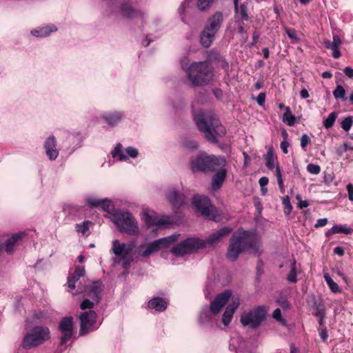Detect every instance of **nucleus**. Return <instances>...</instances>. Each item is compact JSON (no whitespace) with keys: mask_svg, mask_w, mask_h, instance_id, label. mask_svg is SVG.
<instances>
[{"mask_svg":"<svg viewBox=\"0 0 353 353\" xmlns=\"http://www.w3.org/2000/svg\"><path fill=\"white\" fill-rule=\"evenodd\" d=\"M260 241L253 232L239 229L232 235L226 252V257L232 262L236 261L239 255L250 250L252 254H261L259 251Z\"/></svg>","mask_w":353,"mask_h":353,"instance_id":"f257e3e1","label":"nucleus"},{"mask_svg":"<svg viewBox=\"0 0 353 353\" xmlns=\"http://www.w3.org/2000/svg\"><path fill=\"white\" fill-rule=\"evenodd\" d=\"M194 121L199 130L210 143H216L219 138L226 132L219 119L211 113L199 112L194 117Z\"/></svg>","mask_w":353,"mask_h":353,"instance_id":"f03ea898","label":"nucleus"},{"mask_svg":"<svg viewBox=\"0 0 353 353\" xmlns=\"http://www.w3.org/2000/svg\"><path fill=\"white\" fill-rule=\"evenodd\" d=\"M225 165L226 159L224 157H216L205 152H201L190 159V167L193 172H212Z\"/></svg>","mask_w":353,"mask_h":353,"instance_id":"7ed1b4c3","label":"nucleus"},{"mask_svg":"<svg viewBox=\"0 0 353 353\" xmlns=\"http://www.w3.org/2000/svg\"><path fill=\"white\" fill-rule=\"evenodd\" d=\"M224 21L223 13L216 11L207 19L205 25L200 34V42L205 48H208L213 43L216 34L222 27Z\"/></svg>","mask_w":353,"mask_h":353,"instance_id":"20e7f679","label":"nucleus"},{"mask_svg":"<svg viewBox=\"0 0 353 353\" xmlns=\"http://www.w3.org/2000/svg\"><path fill=\"white\" fill-rule=\"evenodd\" d=\"M187 74L194 86H204L211 81L213 68L208 62H194L188 67Z\"/></svg>","mask_w":353,"mask_h":353,"instance_id":"39448f33","label":"nucleus"},{"mask_svg":"<svg viewBox=\"0 0 353 353\" xmlns=\"http://www.w3.org/2000/svg\"><path fill=\"white\" fill-rule=\"evenodd\" d=\"M50 338V331L48 327L36 325L24 335L21 346L30 350L43 344Z\"/></svg>","mask_w":353,"mask_h":353,"instance_id":"423d86ee","label":"nucleus"},{"mask_svg":"<svg viewBox=\"0 0 353 353\" xmlns=\"http://www.w3.org/2000/svg\"><path fill=\"white\" fill-rule=\"evenodd\" d=\"M192 205L196 210L206 219L216 222L221 221L222 213L212 204L209 197L195 195L192 199Z\"/></svg>","mask_w":353,"mask_h":353,"instance_id":"0eeeda50","label":"nucleus"},{"mask_svg":"<svg viewBox=\"0 0 353 353\" xmlns=\"http://www.w3.org/2000/svg\"><path fill=\"white\" fill-rule=\"evenodd\" d=\"M112 221L121 232L130 235L139 233L137 222L129 212L115 211L112 214Z\"/></svg>","mask_w":353,"mask_h":353,"instance_id":"6e6552de","label":"nucleus"},{"mask_svg":"<svg viewBox=\"0 0 353 353\" xmlns=\"http://www.w3.org/2000/svg\"><path fill=\"white\" fill-rule=\"evenodd\" d=\"M205 248L203 239L191 237L185 239L172 248L171 252L176 256L192 254Z\"/></svg>","mask_w":353,"mask_h":353,"instance_id":"1a4fd4ad","label":"nucleus"},{"mask_svg":"<svg viewBox=\"0 0 353 353\" xmlns=\"http://www.w3.org/2000/svg\"><path fill=\"white\" fill-rule=\"evenodd\" d=\"M266 317V310L264 307L259 306L241 317V323L243 326H250L252 328H257Z\"/></svg>","mask_w":353,"mask_h":353,"instance_id":"9d476101","label":"nucleus"},{"mask_svg":"<svg viewBox=\"0 0 353 353\" xmlns=\"http://www.w3.org/2000/svg\"><path fill=\"white\" fill-rule=\"evenodd\" d=\"M178 237V234H174L151 242L147 245L145 250L143 252L142 256L143 257H148L163 248H168L170 245L177 241Z\"/></svg>","mask_w":353,"mask_h":353,"instance_id":"9b49d317","label":"nucleus"},{"mask_svg":"<svg viewBox=\"0 0 353 353\" xmlns=\"http://www.w3.org/2000/svg\"><path fill=\"white\" fill-rule=\"evenodd\" d=\"M103 290V285L101 280L92 282L83 287L78 285L77 294H84L98 303L101 299V294Z\"/></svg>","mask_w":353,"mask_h":353,"instance_id":"f8f14e48","label":"nucleus"},{"mask_svg":"<svg viewBox=\"0 0 353 353\" xmlns=\"http://www.w3.org/2000/svg\"><path fill=\"white\" fill-rule=\"evenodd\" d=\"M97 316V313L93 310L86 311L81 313L79 316L81 321L79 330L80 336H85L94 329L92 327L96 323Z\"/></svg>","mask_w":353,"mask_h":353,"instance_id":"ddd939ff","label":"nucleus"},{"mask_svg":"<svg viewBox=\"0 0 353 353\" xmlns=\"http://www.w3.org/2000/svg\"><path fill=\"white\" fill-rule=\"evenodd\" d=\"M59 330L62 334L60 345H64L73 335V318L72 316L63 317L59 323Z\"/></svg>","mask_w":353,"mask_h":353,"instance_id":"4468645a","label":"nucleus"},{"mask_svg":"<svg viewBox=\"0 0 353 353\" xmlns=\"http://www.w3.org/2000/svg\"><path fill=\"white\" fill-rule=\"evenodd\" d=\"M232 231V228L229 226H224L217 231L212 233L208 238L203 239L205 247L214 246L219 243L224 237L228 236Z\"/></svg>","mask_w":353,"mask_h":353,"instance_id":"2eb2a0df","label":"nucleus"},{"mask_svg":"<svg viewBox=\"0 0 353 353\" xmlns=\"http://www.w3.org/2000/svg\"><path fill=\"white\" fill-rule=\"evenodd\" d=\"M231 296L232 291L229 290H226L216 295L210 305V309L212 313L214 314H218L228 301Z\"/></svg>","mask_w":353,"mask_h":353,"instance_id":"dca6fc26","label":"nucleus"},{"mask_svg":"<svg viewBox=\"0 0 353 353\" xmlns=\"http://www.w3.org/2000/svg\"><path fill=\"white\" fill-rule=\"evenodd\" d=\"M87 204L92 208H101L103 211L113 214L114 212V205L111 200L108 199H99L96 198H87Z\"/></svg>","mask_w":353,"mask_h":353,"instance_id":"f3484780","label":"nucleus"},{"mask_svg":"<svg viewBox=\"0 0 353 353\" xmlns=\"http://www.w3.org/2000/svg\"><path fill=\"white\" fill-rule=\"evenodd\" d=\"M134 248L133 243L126 245L123 243H120L118 240H114L112 242V250L116 256H122L123 255H130Z\"/></svg>","mask_w":353,"mask_h":353,"instance_id":"a211bd4d","label":"nucleus"},{"mask_svg":"<svg viewBox=\"0 0 353 353\" xmlns=\"http://www.w3.org/2000/svg\"><path fill=\"white\" fill-rule=\"evenodd\" d=\"M44 148L47 156L51 161L55 160L57 158L59 151L57 149L56 140L54 136H50L46 140Z\"/></svg>","mask_w":353,"mask_h":353,"instance_id":"6ab92c4d","label":"nucleus"},{"mask_svg":"<svg viewBox=\"0 0 353 353\" xmlns=\"http://www.w3.org/2000/svg\"><path fill=\"white\" fill-rule=\"evenodd\" d=\"M85 271V268L82 266L76 267L74 272L68 277V291L72 292L76 288V283L80 279L81 277H83Z\"/></svg>","mask_w":353,"mask_h":353,"instance_id":"aec40b11","label":"nucleus"},{"mask_svg":"<svg viewBox=\"0 0 353 353\" xmlns=\"http://www.w3.org/2000/svg\"><path fill=\"white\" fill-rule=\"evenodd\" d=\"M341 40L338 35L333 36V41H330L329 40H325L324 41L325 47L332 51V57L334 59H339L341 56L339 50V47L341 46Z\"/></svg>","mask_w":353,"mask_h":353,"instance_id":"412c9836","label":"nucleus"},{"mask_svg":"<svg viewBox=\"0 0 353 353\" xmlns=\"http://www.w3.org/2000/svg\"><path fill=\"white\" fill-rule=\"evenodd\" d=\"M218 172L212 176V188L217 190L221 188L227 176V170L225 167H219Z\"/></svg>","mask_w":353,"mask_h":353,"instance_id":"4be33fe9","label":"nucleus"},{"mask_svg":"<svg viewBox=\"0 0 353 353\" xmlns=\"http://www.w3.org/2000/svg\"><path fill=\"white\" fill-rule=\"evenodd\" d=\"M167 199L175 209H179L184 204V196L175 190H170L167 194Z\"/></svg>","mask_w":353,"mask_h":353,"instance_id":"5701e85b","label":"nucleus"},{"mask_svg":"<svg viewBox=\"0 0 353 353\" xmlns=\"http://www.w3.org/2000/svg\"><path fill=\"white\" fill-rule=\"evenodd\" d=\"M239 300L237 299L236 301H232V302L230 303L225 308V310L223 314L222 318V322L225 326L228 325L231 322V320L233 317V314L235 310L239 307Z\"/></svg>","mask_w":353,"mask_h":353,"instance_id":"b1692460","label":"nucleus"},{"mask_svg":"<svg viewBox=\"0 0 353 353\" xmlns=\"http://www.w3.org/2000/svg\"><path fill=\"white\" fill-rule=\"evenodd\" d=\"M121 12L122 16L130 18H138L139 17L141 19H143V14L137 10L134 9L128 3H123L121 6Z\"/></svg>","mask_w":353,"mask_h":353,"instance_id":"393cba45","label":"nucleus"},{"mask_svg":"<svg viewBox=\"0 0 353 353\" xmlns=\"http://www.w3.org/2000/svg\"><path fill=\"white\" fill-rule=\"evenodd\" d=\"M143 219L148 225L162 226L167 223L165 220L157 218L154 213L150 214L149 211L147 210L143 211Z\"/></svg>","mask_w":353,"mask_h":353,"instance_id":"a878e982","label":"nucleus"},{"mask_svg":"<svg viewBox=\"0 0 353 353\" xmlns=\"http://www.w3.org/2000/svg\"><path fill=\"white\" fill-rule=\"evenodd\" d=\"M168 303L165 300L161 297H154L148 302V307L154 309L157 312H163L166 310Z\"/></svg>","mask_w":353,"mask_h":353,"instance_id":"bb28decb","label":"nucleus"},{"mask_svg":"<svg viewBox=\"0 0 353 353\" xmlns=\"http://www.w3.org/2000/svg\"><path fill=\"white\" fill-rule=\"evenodd\" d=\"M26 235V233L24 232H20L13 234L10 238H9L5 243L6 252L7 253H11L13 251V248L16 245L18 241L23 239Z\"/></svg>","mask_w":353,"mask_h":353,"instance_id":"cd10ccee","label":"nucleus"},{"mask_svg":"<svg viewBox=\"0 0 353 353\" xmlns=\"http://www.w3.org/2000/svg\"><path fill=\"white\" fill-rule=\"evenodd\" d=\"M57 28L54 26H48L46 27L41 28L39 29H35L31 31V34L33 36L37 37H45L48 36L51 32H55Z\"/></svg>","mask_w":353,"mask_h":353,"instance_id":"c85d7f7f","label":"nucleus"},{"mask_svg":"<svg viewBox=\"0 0 353 353\" xmlns=\"http://www.w3.org/2000/svg\"><path fill=\"white\" fill-rule=\"evenodd\" d=\"M235 12L240 16L241 21H248L249 16L247 6L245 4H241L239 6V0H233Z\"/></svg>","mask_w":353,"mask_h":353,"instance_id":"c756f323","label":"nucleus"},{"mask_svg":"<svg viewBox=\"0 0 353 353\" xmlns=\"http://www.w3.org/2000/svg\"><path fill=\"white\" fill-rule=\"evenodd\" d=\"M325 281H326L327 285L329 286L330 290L333 293H340L341 292V289L339 286V285L334 282L332 279L331 278L329 273H325L324 275Z\"/></svg>","mask_w":353,"mask_h":353,"instance_id":"7c9ffc66","label":"nucleus"},{"mask_svg":"<svg viewBox=\"0 0 353 353\" xmlns=\"http://www.w3.org/2000/svg\"><path fill=\"white\" fill-rule=\"evenodd\" d=\"M122 118L120 112L111 113L105 116H103V119L110 125H113L119 122Z\"/></svg>","mask_w":353,"mask_h":353,"instance_id":"2f4dec72","label":"nucleus"},{"mask_svg":"<svg viewBox=\"0 0 353 353\" xmlns=\"http://www.w3.org/2000/svg\"><path fill=\"white\" fill-rule=\"evenodd\" d=\"M214 0H196V7L199 11H206L210 8Z\"/></svg>","mask_w":353,"mask_h":353,"instance_id":"473e14b6","label":"nucleus"},{"mask_svg":"<svg viewBox=\"0 0 353 353\" xmlns=\"http://www.w3.org/2000/svg\"><path fill=\"white\" fill-rule=\"evenodd\" d=\"M296 118L292 114L290 107L285 108V112L283 117V121L290 126H293L295 123Z\"/></svg>","mask_w":353,"mask_h":353,"instance_id":"72a5a7b5","label":"nucleus"},{"mask_svg":"<svg viewBox=\"0 0 353 353\" xmlns=\"http://www.w3.org/2000/svg\"><path fill=\"white\" fill-rule=\"evenodd\" d=\"M337 116L336 112H332L324 119L323 125L326 129H330L334 125Z\"/></svg>","mask_w":353,"mask_h":353,"instance_id":"f704fd0d","label":"nucleus"},{"mask_svg":"<svg viewBox=\"0 0 353 353\" xmlns=\"http://www.w3.org/2000/svg\"><path fill=\"white\" fill-rule=\"evenodd\" d=\"M287 280L290 283H296L297 281L296 278V263L295 259L293 260L292 265H291V269L290 270V272L288 273L287 276Z\"/></svg>","mask_w":353,"mask_h":353,"instance_id":"c9c22d12","label":"nucleus"},{"mask_svg":"<svg viewBox=\"0 0 353 353\" xmlns=\"http://www.w3.org/2000/svg\"><path fill=\"white\" fill-rule=\"evenodd\" d=\"M221 59V56L219 52L215 50H211L208 52L207 59L204 62H208L210 65V63L219 62Z\"/></svg>","mask_w":353,"mask_h":353,"instance_id":"e433bc0d","label":"nucleus"},{"mask_svg":"<svg viewBox=\"0 0 353 353\" xmlns=\"http://www.w3.org/2000/svg\"><path fill=\"white\" fill-rule=\"evenodd\" d=\"M314 305L315 307L314 316L316 317H325V307L324 305L322 303H318L316 301Z\"/></svg>","mask_w":353,"mask_h":353,"instance_id":"4c0bfd02","label":"nucleus"},{"mask_svg":"<svg viewBox=\"0 0 353 353\" xmlns=\"http://www.w3.org/2000/svg\"><path fill=\"white\" fill-rule=\"evenodd\" d=\"M265 165L269 170H272L274 168V158L273 152L268 151L265 155Z\"/></svg>","mask_w":353,"mask_h":353,"instance_id":"58836bf2","label":"nucleus"},{"mask_svg":"<svg viewBox=\"0 0 353 353\" xmlns=\"http://www.w3.org/2000/svg\"><path fill=\"white\" fill-rule=\"evenodd\" d=\"M335 234L343 233L345 234H350L352 232V230L350 228H347L342 225H336L333 226V231Z\"/></svg>","mask_w":353,"mask_h":353,"instance_id":"ea45409f","label":"nucleus"},{"mask_svg":"<svg viewBox=\"0 0 353 353\" xmlns=\"http://www.w3.org/2000/svg\"><path fill=\"white\" fill-rule=\"evenodd\" d=\"M276 176L277 183H278V185L279 187V190H280L281 192L283 194L285 192V188H284V185H283V181L282 179L281 170H280L279 165H277L276 167Z\"/></svg>","mask_w":353,"mask_h":353,"instance_id":"a19ab883","label":"nucleus"},{"mask_svg":"<svg viewBox=\"0 0 353 353\" xmlns=\"http://www.w3.org/2000/svg\"><path fill=\"white\" fill-rule=\"evenodd\" d=\"M345 90L341 85H338L333 91V95L335 99H342L343 100H345L346 98L345 97Z\"/></svg>","mask_w":353,"mask_h":353,"instance_id":"79ce46f5","label":"nucleus"},{"mask_svg":"<svg viewBox=\"0 0 353 353\" xmlns=\"http://www.w3.org/2000/svg\"><path fill=\"white\" fill-rule=\"evenodd\" d=\"M113 157H119L120 161L125 160L126 157L124 156L122 152V145L121 143L117 144L114 150L112 152Z\"/></svg>","mask_w":353,"mask_h":353,"instance_id":"37998d69","label":"nucleus"},{"mask_svg":"<svg viewBox=\"0 0 353 353\" xmlns=\"http://www.w3.org/2000/svg\"><path fill=\"white\" fill-rule=\"evenodd\" d=\"M353 125L352 117L349 116L343 119L341 123V126L345 132H348Z\"/></svg>","mask_w":353,"mask_h":353,"instance_id":"c03bdc74","label":"nucleus"},{"mask_svg":"<svg viewBox=\"0 0 353 353\" xmlns=\"http://www.w3.org/2000/svg\"><path fill=\"white\" fill-rule=\"evenodd\" d=\"M282 202L284 207V213L287 215L290 214L292 210V205H291L289 196L282 197Z\"/></svg>","mask_w":353,"mask_h":353,"instance_id":"a18cd8bd","label":"nucleus"},{"mask_svg":"<svg viewBox=\"0 0 353 353\" xmlns=\"http://www.w3.org/2000/svg\"><path fill=\"white\" fill-rule=\"evenodd\" d=\"M90 223L89 221H84L80 224H77V232L85 234L89 230L88 225Z\"/></svg>","mask_w":353,"mask_h":353,"instance_id":"49530a36","label":"nucleus"},{"mask_svg":"<svg viewBox=\"0 0 353 353\" xmlns=\"http://www.w3.org/2000/svg\"><path fill=\"white\" fill-rule=\"evenodd\" d=\"M190 0H185L183 3H181L180 7L178 9V12L180 16H181V20L186 23V20L183 14L185 12L186 8L189 6Z\"/></svg>","mask_w":353,"mask_h":353,"instance_id":"de8ad7c7","label":"nucleus"},{"mask_svg":"<svg viewBox=\"0 0 353 353\" xmlns=\"http://www.w3.org/2000/svg\"><path fill=\"white\" fill-rule=\"evenodd\" d=\"M183 145L184 148L190 150H196L198 148V143L193 140H185Z\"/></svg>","mask_w":353,"mask_h":353,"instance_id":"09e8293b","label":"nucleus"},{"mask_svg":"<svg viewBox=\"0 0 353 353\" xmlns=\"http://www.w3.org/2000/svg\"><path fill=\"white\" fill-rule=\"evenodd\" d=\"M307 170L312 174H318L321 172V168L319 165L310 163L307 166Z\"/></svg>","mask_w":353,"mask_h":353,"instance_id":"8fccbe9b","label":"nucleus"},{"mask_svg":"<svg viewBox=\"0 0 353 353\" xmlns=\"http://www.w3.org/2000/svg\"><path fill=\"white\" fill-rule=\"evenodd\" d=\"M94 305V301H91L89 299H84L80 305V308L83 310L86 309H92Z\"/></svg>","mask_w":353,"mask_h":353,"instance_id":"3c124183","label":"nucleus"},{"mask_svg":"<svg viewBox=\"0 0 353 353\" xmlns=\"http://www.w3.org/2000/svg\"><path fill=\"white\" fill-rule=\"evenodd\" d=\"M121 259L124 268H128L132 261V258L130 255H123L121 256Z\"/></svg>","mask_w":353,"mask_h":353,"instance_id":"603ef678","label":"nucleus"},{"mask_svg":"<svg viewBox=\"0 0 353 353\" xmlns=\"http://www.w3.org/2000/svg\"><path fill=\"white\" fill-rule=\"evenodd\" d=\"M272 316L274 319H275L277 321L281 323H285V319L282 318L281 315V311L279 308H276L272 314Z\"/></svg>","mask_w":353,"mask_h":353,"instance_id":"864d4df0","label":"nucleus"},{"mask_svg":"<svg viewBox=\"0 0 353 353\" xmlns=\"http://www.w3.org/2000/svg\"><path fill=\"white\" fill-rule=\"evenodd\" d=\"M125 152L131 158H135L138 156V150L131 146L125 148Z\"/></svg>","mask_w":353,"mask_h":353,"instance_id":"5fc2aeb1","label":"nucleus"},{"mask_svg":"<svg viewBox=\"0 0 353 353\" xmlns=\"http://www.w3.org/2000/svg\"><path fill=\"white\" fill-rule=\"evenodd\" d=\"M265 97L266 95L265 92H261L258 94L256 101L259 106H264Z\"/></svg>","mask_w":353,"mask_h":353,"instance_id":"6e6d98bb","label":"nucleus"},{"mask_svg":"<svg viewBox=\"0 0 353 353\" xmlns=\"http://www.w3.org/2000/svg\"><path fill=\"white\" fill-rule=\"evenodd\" d=\"M285 32L288 36L292 40L297 41L296 31L292 28H286Z\"/></svg>","mask_w":353,"mask_h":353,"instance_id":"4d7b16f0","label":"nucleus"},{"mask_svg":"<svg viewBox=\"0 0 353 353\" xmlns=\"http://www.w3.org/2000/svg\"><path fill=\"white\" fill-rule=\"evenodd\" d=\"M310 142V139L306 134H304L301 136V146L303 149H304Z\"/></svg>","mask_w":353,"mask_h":353,"instance_id":"13d9d810","label":"nucleus"},{"mask_svg":"<svg viewBox=\"0 0 353 353\" xmlns=\"http://www.w3.org/2000/svg\"><path fill=\"white\" fill-rule=\"evenodd\" d=\"M321 339L325 342L327 340L328 334H327V330L326 327L321 328V332L319 333Z\"/></svg>","mask_w":353,"mask_h":353,"instance_id":"bf43d9fd","label":"nucleus"},{"mask_svg":"<svg viewBox=\"0 0 353 353\" xmlns=\"http://www.w3.org/2000/svg\"><path fill=\"white\" fill-rule=\"evenodd\" d=\"M268 182H269V179L268 177L262 176L260 178V179L259 181V183L261 188V190H263V188L268 184Z\"/></svg>","mask_w":353,"mask_h":353,"instance_id":"052dcab7","label":"nucleus"},{"mask_svg":"<svg viewBox=\"0 0 353 353\" xmlns=\"http://www.w3.org/2000/svg\"><path fill=\"white\" fill-rule=\"evenodd\" d=\"M264 264L261 259H259L257 261L256 264V271L259 275H261L263 272Z\"/></svg>","mask_w":353,"mask_h":353,"instance_id":"680f3d73","label":"nucleus"},{"mask_svg":"<svg viewBox=\"0 0 353 353\" xmlns=\"http://www.w3.org/2000/svg\"><path fill=\"white\" fill-rule=\"evenodd\" d=\"M327 223V219L326 218L319 219L317 220L316 223L315 224V228L323 227Z\"/></svg>","mask_w":353,"mask_h":353,"instance_id":"e2e57ef3","label":"nucleus"},{"mask_svg":"<svg viewBox=\"0 0 353 353\" xmlns=\"http://www.w3.org/2000/svg\"><path fill=\"white\" fill-rule=\"evenodd\" d=\"M347 190L348 192V198L351 201H353V185L350 183L347 185Z\"/></svg>","mask_w":353,"mask_h":353,"instance_id":"0e129e2a","label":"nucleus"},{"mask_svg":"<svg viewBox=\"0 0 353 353\" xmlns=\"http://www.w3.org/2000/svg\"><path fill=\"white\" fill-rule=\"evenodd\" d=\"M289 145V143L286 140H284L281 143V148L283 153L287 154L288 152V148Z\"/></svg>","mask_w":353,"mask_h":353,"instance_id":"69168bd1","label":"nucleus"},{"mask_svg":"<svg viewBox=\"0 0 353 353\" xmlns=\"http://www.w3.org/2000/svg\"><path fill=\"white\" fill-rule=\"evenodd\" d=\"M343 71L346 76L350 78H353V69L351 67H345Z\"/></svg>","mask_w":353,"mask_h":353,"instance_id":"338daca9","label":"nucleus"},{"mask_svg":"<svg viewBox=\"0 0 353 353\" xmlns=\"http://www.w3.org/2000/svg\"><path fill=\"white\" fill-rule=\"evenodd\" d=\"M334 253L335 254H337L339 256H343L344 255V249L342 247H340V246H338V247H336L334 249Z\"/></svg>","mask_w":353,"mask_h":353,"instance_id":"774afa93","label":"nucleus"}]
</instances>
